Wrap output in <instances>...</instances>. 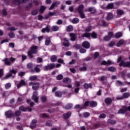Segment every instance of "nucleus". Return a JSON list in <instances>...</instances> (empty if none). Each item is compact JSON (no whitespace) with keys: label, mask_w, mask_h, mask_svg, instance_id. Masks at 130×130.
<instances>
[{"label":"nucleus","mask_w":130,"mask_h":130,"mask_svg":"<svg viewBox=\"0 0 130 130\" xmlns=\"http://www.w3.org/2000/svg\"><path fill=\"white\" fill-rule=\"evenodd\" d=\"M38 48V47H37V46H32L31 47L30 50L27 52V55L30 58H32V57H33V54H36V53H37Z\"/></svg>","instance_id":"obj_1"},{"label":"nucleus","mask_w":130,"mask_h":130,"mask_svg":"<svg viewBox=\"0 0 130 130\" xmlns=\"http://www.w3.org/2000/svg\"><path fill=\"white\" fill-rule=\"evenodd\" d=\"M121 57H119L118 58L117 62H121L119 63V67H123L124 68H130V61L129 62H124L123 60H121Z\"/></svg>","instance_id":"obj_2"},{"label":"nucleus","mask_w":130,"mask_h":130,"mask_svg":"<svg viewBox=\"0 0 130 130\" xmlns=\"http://www.w3.org/2000/svg\"><path fill=\"white\" fill-rule=\"evenodd\" d=\"M127 111L130 112V106L128 107L124 106L122 107V109H120L118 111V114H124Z\"/></svg>","instance_id":"obj_3"},{"label":"nucleus","mask_w":130,"mask_h":130,"mask_svg":"<svg viewBox=\"0 0 130 130\" xmlns=\"http://www.w3.org/2000/svg\"><path fill=\"white\" fill-rule=\"evenodd\" d=\"M15 60H16V59L15 58H13L12 57L9 58V60L8 58H6L4 59V60H2L3 61H4L5 64L6 66H11V64H12V63L14 62V61H15Z\"/></svg>","instance_id":"obj_4"},{"label":"nucleus","mask_w":130,"mask_h":130,"mask_svg":"<svg viewBox=\"0 0 130 130\" xmlns=\"http://www.w3.org/2000/svg\"><path fill=\"white\" fill-rule=\"evenodd\" d=\"M29 85L32 86V89L35 91L38 90V88H39V83L37 82H29Z\"/></svg>","instance_id":"obj_5"},{"label":"nucleus","mask_w":130,"mask_h":130,"mask_svg":"<svg viewBox=\"0 0 130 130\" xmlns=\"http://www.w3.org/2000/svg\"><path fill=\"white\" fill-rule=\"evenodd\" d=\"M55 67V65L53 63L48 64L47 66H45L43 70L44 71H50V70H52V69H54Z\"/></svg>","instance_id":"obj_6"},{"label":"nucleus","mask_w":130,"mask_h":130,"mask_svg":"<svg viewBox=\"0 0 130 130\" xmlns=\"http://www.w3.org/2000/svg\"><path fill=\"white\" fill-rule=\"evenodd\" d=\"M98 26H103L104 27H107L108 23L103 20H100L98 22Z\"/></svg>","instance_id":"obj_7"},{"label":"nucleus","mask_w":130,"mask_h":130,"mask_svg":"<svg viewBox=\"0 0 130 130\" xmlns=\"http://www.w3.org/2000/svg\"><path fill=\"white\" fill-rule=\"evenodd\" d=\"M113 63H114V62L110 60H108L107 61L104 60L101 62V64L103 66H111V64H113Z\"/></svg>","instance_id":"obj_8"},{"label":"nucleus","mask_w":130,"mask_h":130,"mask_svg":"<svg viewBox=\"0 0 130 130\" xmlns=\"http://www.w3.org/2000/svg\"><path fill=\"white\" fill-rule=\"evenodd\" d=\"M28 1L29 0H14L13 1V4L14 5H20V4H22V3H27Z\"/></svg>","instance_id":"obj_9"},{"label":"nucleus","mask_w":130,"mask_h":130,"mask_svg":"<svg viewBox=\"0 0 130 130\" xmlns=\"http://www.w3.org/2000/svg\"><path fill=\"white\" fill-rule=\"evenodd\" d=\"M19 110H20V111H23V112H26V110H28V111H32V108H30V107H25L24 106H20L19 107Z\"/></svg>","instance_id":"obj_10"},{"label":"nucleus","mask_w":130,"mask_h":130,"mask_svg":"<svg viewBox=\"0 0 130 130\" xmlns=\"http://www.w3.org/2000/svg\"><path fill=\"white\" fill-rule=\"evenodd\" d=\"M5 115L7 117H14L15 116V114L13 113V111L12 110H9L8 111L5 113Z\"/></svg>","instance_id":"obj_11"},{"label":"nucleus","mask_w":130,"mask_h":130,"mask_svg":"<svg viewBox=\"0 0 130 130\" xmlns=\"http://www.w3.org/2000/svg\"><path fill=\"white\" fill-rule=\"evenodd\" d=\"M37 91H35L33 93V95L31 97L32 100L35 101V102L37 103L38 102V96H37Z\"/></svg>","instance_id":"obj_12"},{"label":"nucleus","mask_w":130,"mask_h":130,"mask_svg":"<svg viewBox=\"0 0 130 130\" xmlns=\"http://www.w3.org/2000/svg\"><path fill=\"white\" fill-rule=\"evenodd\" d=\"M85 12H90L91 14H95L96 12V9L94 7H90L85 10Z\"/></svg>","instance_id":"obj_13"},{"label":"nucleus","mask_w":130,"mask_h":130,"mask_svg":"<svg viewBox=\"0 0 130 130\" xmlns=\"http://www.w3.org/2000/svg\"><path fill=\"white\" fill-rule=\"evenodd\" d=\"M22 86H26V82L24 80H21V81L17 85L18 88L22 87Z\"/></svg>","instance_id":"obj_14"},{"label":"nucleus","mask_w":130,"mask_h":130,"mask_svg":"<svg viewBox=\"0 0 130 130\" xmlns=\"http://www.w3.org/2000/svg\"><path fill=\"white\" fill-rule=\"evenodd\" d=\"M82 46L84 48H90V43L88 41H85L82 43Z\"/></svg>","instance_id":"obj_15"},{"label":"nucleus","mask_w":130,"mask_h":130,"mask_svg":"<svg viewBox=\"0 0 130 130\" xmlns=\"http://www.w3.org/2000/svg\"><path fill=\"white\" fill-rule=\"evenodd\" d=\"M71 114H72V113H71V112H69L67 113L63 114V117L64 119H68V118H70Z\"/></svg>","instance_id":"obj_16"},{"label":"nucleus","mask_w":130,"mask_h":130,"mask_svg":"<svg viewBox=\"0 0 130 130\" xmlns=\"http://www.w3.org/2000/svg\"><path fill=\"white\" fill-rule=\"evenodd\" d=\"M50 31V27L49 26H47L46 27L42 29V32L43 33H45V32H47V33H48Z\"/></svg>","instance_id":"obj_17"},{"label":"nucleus","mask_w":130,"mask_h":130,"mask_svg":"<svg viewBox=\"0 0 130 130\" xmlns=\"http://www.w3.org/2000/svg\"><path fill=\"white\" fill-rule=\"evenodd\" d=\"M113 17H114V16H113V14H112V13H108L107 16L106 17V19H107V20H111V19H113Z\"/></svg>","instance_id":"obj_18"},{"label":"nucleus","mask_w":130,"mask_h":130,"mask_svg":"<svg viewBox=\"0 0 130 130\" xmlns=\"http://www.w3.org/2000/svg\"><path fill=\"white\" fill-rule=\"evenodd\" d=\"M70 36L71 37V41H75L76 40V38H77V36L75 34H70Z\"/></svg>","instance_id":"obj_19"},{"label":"nucleus","mask_w":130,"mask_h":130,"mask_svg":"<svg viewBox=\"0 0 130 130\" xmlns=\"http://www.w3.org/2000/svg\"><path fill=\"white\" fill-rule=\"evenodd\" d=\"M37 122V120H32L31 123L30 124V127L31 128H34V127H36V123Z\"/></svg>","instance_id":"obj_20"},{"label":"nucleus","mask_w":130,"mask_h":130,"mask_svg":"<svg viewBox=\"0 0 130 130\" xmlns=\"http://www.w3.org/2000/svg\"><path fill=\"white\" fill-rule=\"evenodd\" d=\"M84 11V5H80L78 8V12L79 13L83 12Z\"/></svg>","instance_id":"obj_21"},{"label":"nucleus","mask_w":130,"mask_h":130,"mask_svg":"<svg viewBox=\"0 0 130 130\" xmlns=\"http://www.w3.org/2000/svg\"><path fill=\"white\" fill-rule=\"evenodd\" d=\"M82 37H86V38H89L91 37V33L90 32H85L82 35Z\"/></svg>","instance_id":"obj_22"},{"label":"nucleus","mask_w":130,"mask_h":130,"mask_svg":"<svg viewBox=\"0 0 130 130\" xmlns=\"http://www.w3.org/2000/svg\"><path fill=\"white\" fill-rule=\"evenodd\" d=\"M108 123H109V124H111L112 125H113L114 124H115L116 123V120H111V119H109L108 120Z\"/></svg>","instance_id":"obj_23"},{"label":"nucleus","mask_w":130,"mask_h":130,"mask_svg":"<svg viewBox=\"0 0 130 130\" xmlns=\"http://www.w3.org/2000/svg\"><path fill=\"white\" fill-rule=\"evenodd\" d=\"M105 102L107 105H109L112 102V100L109 98H107L105 100Z\"/></svg>","instance_id":"obj_24"},{"label":"nucleus","mask_w":130,"mask_h":130,"mask_svg":"<svg viewBox=\"0 0 130 130\" xmlns=\"http://www.w3.org/2000/svg\"><path fill=\"white\" fill-rule=\"evenodd\" d=\"M59 29V27H58L57 25H53L51 27V30H52L54 32L58 31Z\"/></svg>","instance_id":"obj_25"},{"label":"nucleus","mask_w":130,"mask_h":130,"mask_svg":"<svg viewBox=\"0 0 130 130\" xmlns=\"http://www.w3.org/2000/svg\"><path fill=\"white\" fill-rule=\"evenodd\" d=\"M57 5H59V3L55 2L52 4L51 6L50 7L49 10H53Z\"/></svg>","instance_id":"obj_26"},{"label":"nucleus","mask_w":130,"mask_h":130,"mask_svg":"<svg viewBox=\"0 0 130 130\" xmlns=\"http://www.w3.org/2000/svg\"><path fill=\"white\" fill-rule=\"evenodd\" d=\"M50 60L52 62H54L57 60V56L54 55H52L50 58Z\"/></svg>","instance_id":"obj_27"},{"label":"nucleus","mask_w":130,"mask_h":130,"mask_svg":"<svg viewBox=\"0 0 130 130\" xmlns=\"http://www.w3.org/2000/svg\"><path fill=\"white\" fill-rule=\"evenodd\" d=\"M84 88H85V89H89V88H92V84H88L86 83L84 84Z\"/></svg>","instance_id":"obj_28"},{"label":"nucleus","mask_w":130,"mask_h":130,"mask_svg":"<svg viewBox=\"0 0 130 130\" xmlns=\"http://www.w3.org/2000/svg\"><path fill=\"white\" fill-rule=\"evenodd\" d=\"M75 109H84V107L83 105H76L75 106Z\"/></svg>","instance_id":"obj_29"},{"label":"nucleus","mask_w":130,"mask_h":130,"mask_svg":"<svg viewBox=\"0 0 130 130\" xmlns=\"http://www.w3.org/2000/svg\"><path fill=\"white\" fill-rule=\"evenodd\" d=\"M122 37V33L121 32H117L115 36V38H120V37Z\"/></svg>","instance_id":"obj_30"},{"label":"nucleus","mask_w":130,"mask_h":130,"mask_svg":"<svg viewBox=\"0 0 130 130\" xmlns=\"http://www.w3.org/2000/svg\"><path fill=\"white\" fill-rule=\"evenodd\" d=\"M55 96L56 97H61L62 96V92H60V91H57L55 92Z\"/></svg>","instance_id":"obj_31"},{"label":"nucleus","mask_w":130,"mask_h":130,"mask_svg":"<svg viewBox=\"0 0 130 130\" xmlns=\"http://www.w3.org/2000/svg\"><path fill=\"white\" fill-rule=\"evenodd\" d=\"M124 43V41L123 40H120L117 44V46L119 47L121 45H122Z\"/></svg>","instance_id":"obj_32"},{"label":"nucleus","mask_w":130,"mask_h":130,"mask_svg":"<svg viewBox=\"0 0 130 130\" xmlns=\"http://www.w3.org/2000/svg\"><path fill=\"white\" fill-rule=\"evenodd\" d=\"M51 42V40H50V38H47L46 39L45 41V45H49L50 44V43Z\"/></svg>","instance_id":"obj_33"},{"label":"nucleus","mask_w":130,"mask_h":130,"mask_svg":"<svg viewBox=\"0 0 130 130\" xmlns=\"http://www.w3.org/2000/svg\"><path fill=\"white\" fill-rule=\"evenodd\" d=\"M90 106L91 107H96L97 106V103L94 101L90 102Z\"/></svg>","instance_id":"obj_34"},{"label":"nucleus","mask_w":130,"mask_h":130,"mask_svg":"<svg viewBox=\"0 0 130 130\" xmlns=\"http://www.w3.org/2000/svg\"><path fill=\"white\" fill-rule=\"evenodd\" d=\"M29 79L30 81H36V80H37V76L34 75L32 76H30L29 77Z\"/></svg>","instance_id":"obj_35"},{"label":"nucleus","mask_w":130,"mask_h":130,"mask_svg":"<svg viewBox=\"0 0 130 130\" xmlns=\"http://www.w3.org/2000/svg\"><path fill=\"white\" fill-rule=\"evenodd\" d=\"M128 97H129V93L125 92L123 94V99H127V98H128Z\"/></svg>","instance_id":"obj_36"},{"label":"nucleus","mask_w":130,"mask_h":130,"mask_svg":"<svg viewBox=\"0 0 130 130\" xmlns=\"http://www.w3.org/2000/svg\"><path fill=\"white\" fill-rule=\"evenodd\" d=\"M63 82L64 83H68V82H69V83H71L72 82V80H71L68 77H66L63 79Z\"/></svg>","instance_id":"obj_37"},{"label":"nucleus","mask_w":130,"mask_h":130,"mask_svg":"<svg viewBox=\"0 0 130 130\" xmlns=\"http://www.w3.org/2000/svg\"><path fill=\"white\" fill-rule=\"evenodd\" d=\"M108 71L109 72H115L116 71V68L111 67L108 68Z\"/></svg>","instance_id":"obj_38"},{"label":"nucleus","mask_w":130,"mask_h":130,"mask_svg":"<svg viewBox=\"0 0 130 130\" xmlns=\"http://www.w3.org/2000/svg\"><path fill=\"white\" fill-rule=\"evenodd\" d=\"M73 107V105L71 104H68L65 106V109H71Z\"/></svg>","instance_id":"obj_39"},{"label":"nucleus","mask_w":130,"mask_h":130,"mask_svg":"<svg viewBox=\"0 0 130 130\" xmlns=\"http://www.w3.org/2000/svg\"><path fill=\"white\" fill-rule=\"evenodd\" d=\"M117 15H120V16H121L123 15V14H124V12H123V10H118L117 11Z\"/></svg>","instance_id":"obj_40"},{"label":"nucleus","mask_w":130,"mask_h":130,"mask_svg":"<svg viewBox=\"0 0 130 130\" xmlns=\"http://www.w3.org/2000/svg\"><path fill=\"white\" fill-rule=\"evenodd\" d=\"M114 5L113 3H110L107 6V9H113Z\"/></svg>","instance_id":"obj_41"},{"label":"nucleus","mask_w":130,"mask_h":130,"mask_svg":"<svg viewBox=\"0 0 130 130\" xmlns=\"http://www.w3.org/2000/svg\"><path fill=\"white\" fill-rule=\"evenodd\" d=\"M74 30V27L72 25H69L67 27V31L69 32H71V31H73Z\"/></svg>","instance_id":"obj_42"},{"label":"nucleus","mask_w":130,"mask_h":130,"mask_svg":"<svg viewBox=\"0 0 130 130\" xmlns=\"http://www.w3.org/2000/svg\"><path fill=\"white\" fill-rule=\"evenodd\" d=\"M46 9V7H45V6H41V9H40V12L41 14H43L44 11H45Z\"/></svg>","instance_id":"obj_43"},{"label":"nucleus","mask_w":130,"mask_h":130,"mask_svg":"<svg viewBox=\"0 0 130 130\" xmlns=\"http://www.w3.org/2000/svg\"><path fill=\"white\" fill-rule=\"evenodd\" d=\"M63 78V76L62 75L60 74L56 76V79L58 81H60V80H62V78Z\"/></svg>","instance_id":"obj_44"},{"label":"nucleus","mask_w":130,"mask_h":130,"mask_svg":"<svg viewBox=\"0 0 130 130\" xmlns=\"http://www.w3.org/2000/svg\"><path fill=\"white\" fill-rule=\"evenodd\" d=\"M79 71H80V72H86L87 71V67H80L79 68Z\"/></svg>","instance_id":"obj_45"},{"label":"nucleus","mask_w":130,"mask_h":130,"mask_svg":"<svg viewBox=\"0 0 130 130\" xmlns=\"http://www.w3.org/2000/svg\"><path fill=\"white\" fill-rule=\"evenodd\" d=\"M105 41H109L110 39H111V37H109V36H106L104 38Z\"/></svg>","instance_id":"obj_46"},{"label":"nucleus","mask_w":130,"mask_h":130,"mask_svg":"<svg viewBox=\"0 0 130 130\" xmlns=\"http://www.w3.org/2000/svg\"><path fill=\"white\" fill-rule=\"evenodd\" d=\"M72 23L73 24H77V23H79V19L78 18H75L73 19Z\"/></svg>","instance_id":"obj_47"},{"label":"nucleus","mask_w":130,"mask_h":130,"mask_svg":"<svg viewBox=\"0 0 130 130\" xmlns=\"http://www.w3.org/2000/svg\"><path fill=\"white\" fill-rule=\"evenodd\" d=\"M14 114V116H20L21 115V112L20 111H16L15 113H13Z\"/></svg>","instance_id":"obj_48"},{"label":"nucleus","mask_w":130,"mask_h":130,"mask_svg":"<svg viewBox=\"0 0 130 130\" xmlns=\"http://www.w3.org/2000/svg\"><path fill=\"white\" fill-rule=\"evenodd\" d=\"M11 86H12V84H11V83H7L5 85V89H10V88L11 87Z\"/></svg>","instance_id":"obj_49"},{"label":"nucleus","mask_w":130,"mask_h":130,"mask_svg":"<svg viewBox=\"0 0 130 130\" xmlns=\"http://www.w3.org/2000/svg\"><path fill=\"white\" fill-rule=\"evenodd\" d=\"M91 36L92 38H94V39H96V38H97V34L95 33V32H93L91 34Z\"/></svg>","instance_id":"obj_50"},{"label":"nucleus","mask_w":130,"mask_h":130,"mask_svg":"<svg viewBox=\"0 0 130 130\" xmlns=\"http://www.w3.org/2000/svg\"><path fill=\"white\" fill-rule=\"evenodd\" d=\"M37 14H38V10H33L31 12V15H32V16H36V15H37Z\"/></svg>","instance_id":"obj_51"},{"label":"nucleus","mask_w":130,"mask_h":130,"mask_svg":"<svg viewBox=\"0 0 130 130\" xmlns=\"http://www.w3.org/2000/svg\"><path fill=\"white\" fill-rule=\"evenodd\" d=\"M26 101H27L28 104H29V105H30V106H31V107H32V106H33L34 105V103L31 102V100H27Z\"/></svg>","instance_id":"obj_52"},{"label":"nucleus","mask_w":130,"mask_h":130,"mask_svg":"<svg viewBox=\"0 0 130 130\" xmlns=\"http://www.w3.org/2000/svg\"><path fill=\"white\" fill-rule=\"evenodd\" d=\"M116 84L118 86H123V83H122L121 81L119 80L117 81Z\"/></svg>","instance_id":"obj_53"},{"label":"nucleus","mask_w":130,"mask_h":130,"mask_svg":"<svg viewBox=\"0 0 130 130\" xmlns=\"http://www.w3.org/2000/svg\"><path fill=\"white\" fill-rule=\"evenodd\" d=\"M80 16V17L81 18V19H85V17H86L85 16V14H84V13L83 12H80L79 13Z\"/></svg>","instance_id":"obj_54"},{"label":"nucleus","mask_w":130,"mask_h":130,"mask_svg":"<svg viewBox=\"0 0 130 130\" xmlns=\"http://www.w3.org/2000/svg\"><path fill=\"white\" fill-rule=\"evenodd\" d=\"M38 67H40V65H37V67L35 68V70L37 73H39V72H40V69L38 68Z\"/></svg>","instance_id":"obj_55"},{"label":"nucleus","mask_w":130,"mask_h":130,"mask_svg":"<svg viewBox=\"0 0 130 130\" xmlns=\"http://www.w3.org/2000/svg\"><path fill=\"white\" fill-rule=\"evenodd\" d=\"M27 69H32L33 68V64L32 63H28L27 64Z\"/></svg>","instance_id":"obj_56"},{"label":"nucleus","mask_w":130,"mask_h":130,"mask_svg":"<svg viewBox=\"0 0 130 130\" xmlns=\"http://www.w3.org/2000/svg\"><path fill=\"white\" fill-rule=\"evenodd\" d=\"M83 116L84 117H89L90 116V113L89 112H85L83 113Z\"/></svg>","instance_id":"obj_57"},{"label":"nucleus","mask_w":130,"mask_h":130,"mask_svg":"<svg viewBox=\"0 0 130 130\" xmlns=\"http://www.w3.org/2000/svg\"><path fill=\"white\" fill-rule=\"evenodd\" d=\"M106 117V114L104 113L101 114L99 116L100 118H105Z\"/></svg>","instance_id":"obj_58"},{"label":"nucleus","mask_w":130,"mask_h":130,"mask_svg":"<svg viewBox=\"0 0 130 130\" xmlns=\"http://www.w3.org/2000/svg\"><path fill=\"white\" fill-rule=\"evenodd\" d=\"M21 57L22 61H24V60L27 59V55L25 54H22Z\"/></svg>","instance_id":"obj_59"},{"label":"nucleus","mask_w":130,"mask_h":130,"mask_svg":"<svg viewBox=\"0 0 130 130\" xmlns=\"http://www.w3.org/2000/svg\"><path fill=\"white\" fill-rule=\"evenodd\" d=\"M92 30V27L91 26H88L85 29L86 32H90Z\"/></svg>","instance_id":"obj_60"},{"label":"nucleus","mask_w":130,"mask_h":130,"mask_svg":"<svg viewBox=\"0 0 130 130\" xmlns=\"http://www.w3.org/2000/svg\"><path fill=\"white\" fill-rule=\"evenodd\" d=\"M57 62L59 63H63V64H66V63L63 62V60L62 59L59 58L57 60Z\"/></svg>","instance_id":"obj_61"},{"label":"nucleus","mask_w":130,"mask_h":130,"mask_svg":"<svg viewBox=\"0 0 130 130\" xmlns=\"http://www.w3.org/2000/svg\"><path fill=\"white\" fill-rule=\"evenodd\" d=\"M9 36L10 38H14L15 37V34L10 32L9 34Z\"/></svg>","instance_id":"obj_62"},{"label":"nucleus","mask_w":130,"mask_h":130,"mask_svg":"<svg viewBox=\"0 0 130 130\" xmlns=\"http://www.w3.org/2000/svg\"><path fill=\"white\" fill-rule=\"evenodd\" d=\"M62 20L61 19H59L57 20L56 24L57 25H61V24H62Z\"/></svg>","instance_id":"obj_63"},{"label":"nucleus","mask_w":130,"mask_h":130,"mask_svg":"<svg viewBox=\"0 0 130 130\" xmlns=\"http://www.w3.org/2000/svg\"><path fill=\"white\" fill-rule=\"evenodd\" d=\"M100 126V123H97L94 124L93 128H98Z\"/></svg>","instance_id":"obj_64"}]
</instances>
